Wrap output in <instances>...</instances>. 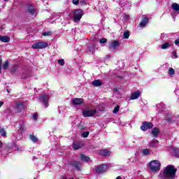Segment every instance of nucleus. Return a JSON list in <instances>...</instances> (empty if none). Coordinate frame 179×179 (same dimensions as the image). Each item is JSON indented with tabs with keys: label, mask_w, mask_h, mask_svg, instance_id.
I'll use <instances>...</instances> for the list:
<instances>
[{
	"label": "nucleus",
	"mask_w": 179,
	"mask_h": 179,
	"mask_svg": "<svg viewBox=\"0 0 179 179\" xmlns=\"http://www.w3.org/2000/svg\"><path fill=\"white\" fill-rule=\"evenodd\" d=\"M176 173L177 168H175L174 165H168L164 169L163 176L164 178L174 179Z\"/></svg>",
	"instance_id": "obj_1"
},
{
	"label": "nucleus",
	"mask_w": 179,
	"mask_h": 179,
	"mask_svg": "<svg viewBox=\"0 0 179 179\" xmlns=\"http://www.w3.org/2000/svg\"><path fill=\"white\" fill-rule=\"evenodd\" d=\"M148 167L153 173H157V171H160L162 164H160V161L152 160L148 164Z\"/></svg>",
	"instance_id": "obj_2"
},
{
	"label": "nucleus",
	"mask_w": 179,
	"mask_h": 179,
	"mask_svg": "<svg viewBox=\"0 0 179 179\" xmlns=\"http://www.w3.org/2000/svg\"><path fill=\"white\" fill-rule=\"evenodd\" d=\"M48 47V43L47 42H38L32 45V48L35 50H44Z\"/></svg>",
	"instance_id": "obj_3"
},
{
	"label": "nucleus",
	"mask_w": 179,
	"mask_h": 179,
	"mask_svg": "<svg viewBox=\"0 0 179 179\" xmlns=\"http://www.w3.org/2000/svg\"><path fill=\"white\" fill-rule=\"evenodd\" d=\"M39 100L41 103H43L45 108H47L50 104L48 103L50 101V96L48 94H44L39 96Z\"/></svg>",
	"instance_id": "obj_4"
},
{
	"label": "nucleus",
	"mask_w": 179,
	"mask_h": 179,
	"mask_svg": "<svg viewBox=\"0 0 179 179\" xmlns=\"http://www.w3.org/2000/svg\"><path fill=\"white\" fill-rule=\"evenodd\" d=\"M83 16V10L76 9L74 11L73 22L76 23V22L80 21V19H82Z\"/></svg>",
	"instance_id": "obj_5"
},
{
	"label": "nucleus",
	"mask_w": 179,
	"mask_h": 179,
	"mask_svg": "<svg viewBox=\"0 0 179 179\" xmlns=\"http://www.w3.org/2000/svg\"><path fill=\"white\" fill-rule=\"evenodd\" d=\"M141 131H143L144 132H146L148 129H152L153 128V123L151 122H143L142 125L141 126Z\"/></svg>",
	"instance_id": "obj_6"
},
{
	"label": "nucleus",
	"mask_w": 179,
	"mask_h": 179,
	"mask_svg": "<svg viewBox=\"0 0 179 179\" xmlns=\"http://www.w3.org/2000/svg\"><path fill=\"white\" fill-rule=\"evenodd\" d=\"M96 110L85 109L83 110V117H84V118H87V117H93V115L96 114Z\"/></svg>",
	"instance_id": "obj_7"
},
{
	"label": "nucleus",
	"mask_w": 179,
	"mask_h": 179,
	"mask_svg": "<svg viewBox=\"0 0 179 179\" xmlns=\"http://www.w3.org/2000/svg\"><path fill=\"white\" fill-rule=\"evenodd\" d=\"M107 170H108V166L107 164H101L95 169V171L97 174H103L106 173Z\"/></svg>",
	"instance_id": "obj_8"
},
{
	"label": "nucleus",
	"mask_w": 179,
	"mask_h": 179,
	"mask_svg": "<svg viewBox=\"0 0 179 179\" xmlns=\"http://www.w3.org/2000/svg\"><path fill=\"white\" fill-rule=\"evenodd\" d=\"M69 166L71 167H74L77 171H80V167H82V164L79 161L73 160L69 162Z\"/></svg>",
	"instance_id": "obj_9"
},
{
	"label": "nucleus",
	"mask_w": 179,
	"mask_h": 179,
	"mask_svg": "<svg viewBox=\"0 0 179 179\" xmlns=\"http://www.w3.org/2000/svg\"><path fill=\"white\" fill-rule=\"evenodd\" d=\"M83 146H85V144L83 141H75L74 143H73V149H74L75 150H79V149H82Z\"/></svg>",
	"instance_id": "obj_10"
},
{
	"label": "nucleus",
	"mask_w": 179,
	"mask_h": 179,
	"mask_svg": "<svg viewBox=\"0 0 179 179\" xmlns=\"http://www.w3.org/2000/svg\"><path fill=\"white\" fill-rule=\"evenodd\" d=\"M84 100L82 98H74L72 100V104L74 106H80V104H83Z\"/></svg>",
	"instance_id": "obj_11"
},
{
	"label": "nucleus",
	"mask_w": 179,
	"mask_h": 179,
	"mask_svg": "<svg viewBox=\"0 0 179 179\" xmlns=\"http://www.w3.org/2000/svg\"><path fill=\"white\" fill-rule=\"evenodd\" d=\"M99 154L101 156H104V157H107L110 156V155H111V151L108 150H106V149L99 150Z\"/></svg>",
	"instance_id": "obj_12"
},
{
	"label": "nucleus",
	"mask_w": 179,
	"mask_h": 179,
	"mask_svg": "<svg viewBox=\"0 0 179 179\" xmlns=\"http://www.w3.org/2000/svg\"><path fill=\"white\" fill-rule=\"evenodd\" d=\"M151 134L154 138H158L159 134H160V129L159 127H154L151 131Z\"/></svg>",
	"instance_id": "obj_13"
},
{
	"label": "nucleus",
	"mask_w": 179,
	"mask_h": 179,
	"mask_svg": "<svg viewBox=\"0 0 179 179\" xmlns=\"http://www.w3.org/2000/svg\"><path fill=\"white\" fill-rule=\"evenodd\" d=\"M149 23V18L145 17L142 19L141 22L139 23V27H141V29H143Z\"/></svg>",
	"instance_id": "obj_14"
},
{
	"label": "nucleus",
	"mask_w": 179,
	"mask_h": 179,
	"mask_svg": "<svg viewBox=\"0 0 179 179\" xmlns=\"http://www.w3.org/2000/svg\"><path fill=\"white\" fill-rule=\"evenodd\" d=\"M17 113H22V110L24 109V104L23 102H18L16 104Z\"/></svg>",
	"instance_id": "obj_15"
},
{
	"label": "nucleus",
	"mask_w": 179,
	"mask_h": 179,
	"mask_svg": "<svg viewBox=\"0 0 179 179\" xmlns=\"http://www.w3.org/2000/svg\"><path fill=\"white\" fill-rule=\"evenodd\" d=\"M139 96H141V91L134 92L131 94L130 100H136V99H139Z\"/></svg>",
	"instance_id": "obj_16"
},
{
	"label": "nucleus",
	"mask_w": 179,
	"mask_h": 179,
	"mask_svg": "<svg viewBox=\"0 0 179 179\" xmlns=\"http://www.w3.org/2000/svg\"><path fill=\"white\" fill-rule=\"evenodd\" d=\"M166 121H167V122H169V124H174V119L173 115L171 113H167L166 115Z\"/></svg>",
	"instance_id": "obj_17"
},
{
	"label": "nucleus",
	"mask_w": 179,
	"mask_h": 179,
	"mask_svg": "<svg viewBox=\"0 0 179 179\" xmlns=\"http://www.w3.org/2000/svg\"><path fill=\"white\" fill-rule=\"evenodd\" d=\"M172 46H173L172 43L166 42L161 45V48L162 50H167V48H170V47H172Z\"/></svg>",
	"instance_id": "obj_18"
},
{
	"label": "nucleus",
	"mask_w": 179,
	"mask_h": 179,
	"mask_svg": "<svg viewBox=\"0 0 179 179\" xmlns=\"http://www.w3.org/2000/svg\"><path fill=\"white\" fill-rule=\"evenodd\" d=\"M0 41H2V43H9L10 38L6 36H0Z\"/></svg>",
	"instance_id": "obj_19"
},
{
	"label": "nucleus",
	"mask_w": 179,
	"mask_h": 179,
	"mask_svg": "<svg viewBox=\"0 0 179 179\" xmlns=\"http://www.w3.org/2000/svg\"><path fill=\"white\" fill-rule=\"evenodd\" d=\"M110 45L111 48H113V50H115L117 47H120V42L118 41H113L110 43Z\"/></svg>",
	"instance_id": "obj_20"
},
{
	"label": "nucleus",
	"mask_w": 179,
	"mask_h": 179,
	"mask_svg": "<svg viewBox=\"0 0 179 179\" xmlns=\"http://www.w3.org/2000/svg\"><path fill=\"white\" fill-rule=\"evenodd\" d=\"M80 159L81 162H87L90 160V157L86 156L85 154L80 155Z\"/></svg>",
	"instance_id": "obj_21"
},
{
	"label": "nucleus",
	"mask_w": 179,
	"mask_h": 179,
	"mask_svg": "<svg viewBox=\"0 0 179 179\" xmlns=\"http://www.w3.org/2000/svg\"><path fill=\"white\" fill-rule=\"evenodd\" d=\"M157 143H159V141H157V139H153L149 143V146L150 148H157Z\"/></svg>",
	"instance_id": "obj_22"
},
{
	"label": "nucleus",
	"mask_w": 179,
	"mask_h": 179,
	"mask_svg": "<svg viewBox=\"0 0 179 179\" xmlns=\"http://www.w3.org/2000/svg\"><path fill=\"white\" fill-rule=\"evenodd\" d=\"M101 85H103V83L100 80H95L92 82V86L95 87H99V86H101Z\"/></svg>",
	"instance_id": "obj_23"
},
{
	"label": "nucleus",
	"mask_w": 179,
	"mask_h": 179,
	"mask_svg": "<svg viewBox=\"0 0 179 179\" xmlns=\"http://www.w3.org/2000/svg\"><path fill=\"white\" fill-rule=\"evenodd\" d=\"M28 12H29L31 15H34L36 13V10H34V7H33V5H28Z\"/></svg>",
	"instance_id": "obj_24"
},
{
	"label": "nucleus",
	"mask_w": 179,
	"mask_h": 179,
	"mask_svg": "<svg viewBox=\"0 0 179 179\" xmlns=\"http://www.w3.org/2000/svg\"><path fill=\"white\" fill-rule=\"evenodd\" d=\"M173 156H175V157H179V148H173Z\"/></svg>",
	"instance_id": "obj_25"
},
{
	"label": "nucleus",
	"mask_w": 179,
	"mask_h": 179,
	"mask_svg": "<svg viewBox=\"0 0 179 179\" xmlns=\"http://www.w3.org/2000/svg\"><path fill=\"white\" fill-rule=\"evenodd\" d=\"M18 69H19V66L18 65L13 66V67L11 68V73H17Z\"/></svg>",
	"instance_id": "obj_26"
},
{
	"label": "nucleus",
	"mask_w": 179,
	"mask_h": 179,
	"mask_svg": "<svg viewBox=\"0 0 179 179\" xmlns=\"http://www.w3.org/2000/svg\"><path fill=\"white\" fill-rule=\"evenodd\" d=\"M123 36H124V38L128 39V38H129V36H131V34L129 33V31L126 30V31L123 33Z\"/></svg>",
	"instance_id": "obj_27"
},
{
	"label": "nucleus",
	"mask_w": 179,
	"mask_h": 179,
	"mask_svg": "<svg viewBox=\"0 0 179 179\" xmlns=\"http://www.w3.org/2000/svg\"><path fill=\"white\" fill-rule=\"evenodd\" d=\"M9 68V61H6L4 64H3V69L6 71Z\"/></svg>",
	"instance_id": "obj_28"
},
{
	"label": "nucleus",
	"mask_w": 179,
	"mask_h": 179,
	"mask_svg": "<svg viewBox=\"0 0 179 179\" xmlns=\"http://www.w3.org/2000/svg\"><path fill=\"white\" fill-rule=\"evenodd\" d=\"M29 138L31 141H32V142H34V143H36V142H37V141H38V138H37V137H36V136L32 135V134L29 135Z\"/></svg>",
	"instance_id": "obj_29"
},
{
	"label": "nucleus",
	"mask_w": 179,
	"mask_h": 179,
	"mask_svg": "<svg viewBox=\"0 0 179 179\" xmlns=\"http://www.w3.org/2000/svg\"><path fill=\"white\" fill-rule=\"evenodd\" d=\"M172 8L174 10L179 11V4L174 3L172 4Z\"/></svg>",
	"instance_id": "obj_30"
},
{
	"label": "nucleus",
	"mask_w": 179,
	"mask_h": 179,
	"mask_svg": "<svg viewBox=\"0 0 179 179\" xmlns=\"http://www.w3.org/2000/svg\"><path fill=\"white\" fill-rule=\"evenodd\" d=\"M0 134L1 136H6V131H5V129L3 128L0 129Z\"/></svg>",
	"instance_id": "obj_31"
},
{
	"label": "nucleus",
	"mask_w": 179,
	"mask_h": 179,
	"mask_svg": "<svg viewBox=\"0 0 179 179\" xmlns=\"http://www.w3.org/2000/svg\"><path fill=\"white\" fill-rule=\"evenodd\" d=\"M143 154L145 156H148V155H150V151L149 150V149H144L143 150Z\"/></svg>",
	"instance_id": "obj_32"
},
{
	"label": "nucleus",
	"mask_w": 179,
	"mask_h": 179,
	"mask_svg": "<svg viewBox=\"0 0 179 179\" xmlns=\"http://www.w3.org/2000/svg\"><path fill=\"white\" fill-rule=\"evenodd\" d=\"M94 48H96L95 45H92L91 46L88 47V50H89L90 52H93V51H94Z\"/></svg>",
	"instance_id": "obj_33"
},
{
	"label": "nucleus",
	"mask_w": 179,
	"mask_h": 179,
	"mask_svg": "<svg viewBox=\"0 0 179 179\" xmlns=\"http://www.w3.org/2000/svg\"><path fill=\"white\" fill-rule=\"evenodd\" d=\"M118 111H120V106L117 105V106L114 108L113 113L114 114H117V113H118Z\"/></svg>",
	"instance_id": "obj_34"
},
{
	"label": "nucleus",
	"mask_w": 179,
	"mask_h": 179,
	"mask_svg": "<svg viewBox=\"0 0 179 179\" xmlns=\"http://www.w3.org/2000/svg\"><path fill=\"white\" fill-rule=\"evenodd\" d=\"M58 64H59V65H61L62 66H64V65H65V60H64V59H58L57 60Z\"/></svg>",
	"instance_id": "obj_35"
},
{
	"label": "nucleus",
	"mask_w": 179,
	"mask_h": 179,
	"mask_svg": "<svg viewBox=\"0 0 179 179\" xmlns=\"http://www.w3.org/2000/svg\"><path fill=\"white\" fill-rule=\"evenodd\" d=\"M52 34V31H48V32H43V36H44V37H47V36H51Z\"/></svg>",
	"instance_id": "obj_36"
},
{
	"label": "nucleus",
	"mask_w": 179,
	"mask_h": 179,
	"mask_svg": "<svg viewBox=\"0 0 179 179\" xmlns=\"http://www.w3.org/2000/svg\"><path fill=\"white\" fill-rule=\"evenodd\" d=\"M176 73V71H174V69L173 68H169V75L171 76L173 75H174V73Z\"/></svg>",
	"instance_id": "obj_37"
},
{
	"label": "nucleus",
	"mask_w": 179,
	"mask_h": 179,
	"mask_svg": "<svg viewBox=\"0 0 179 179\" xmlns=\"http://www.w3.org/2000/svg\"><path fill=\"white\" fill-rule=\"evenodd\" d=\"M89 134H90V132L89 131H85L82 134V136L83 138H87V136H89Z\"/></svg>",
	"instance_id": "obj_38"
},
{
	"label": "nucleus",
	"mask_w": 179,
	"mask_h": 179,
	"mask_svg": "<svg viewBox=\"0 0 179 179\" xmlns=\"http://www.w3.org/2000/svg\"><path fill=\"white\" fill-rule=\"evenodd\" d=\"M106 42H107V38H101L99 41L100 44H105V43H106Z\"/></svg>",
	"instance_id": "obj_39"
},
{
	"label": "nucleus",
	"mask_w": 179,
	"mask_h": 179,
	"mask_svg": "<svg viewBox=\"0 0 179 179\" xmlns=\"http://www.w3.org/2000/svg\"><path fill=\"white\" fill-rule=\"evenodd\" d=\"M38 118V115L37 113H35V114L33 115L34 121H37Z\"/></svg>",
	"instance_id": "obj_40"
},
{
	"label": "nucleus",
	"mask_w": 179,
	"mask_h": 179,
	"mask_svg": "<svg viewBox=\"0 0 179 179\" xmlns=\"http://www.w3.org/2000/svg\"><path fill=\"white\" fill-rule=\"evenodd\" d=\"M172 55H173V57H174L175 59L178 58V55H177V51H173V52H172Z\"/></svg>",
	"instance_id": "obj_41"
},
{
	"label": "nucleus",
	"mask_w": 179,
	"mask_h": 179,
	"mask_svg": "<svg viewBox=\"0 0 179 179\" xmlns=\"http://www.w3.org/2000/svg\"><path fill=\"white\" fill-rule=\"evenodd\" d=\"M79 129H80L81 131H85V129H86V126L80 125Z\"/></svg>",
	"instance_id": "obj_42"
},
{
	"label": "nucleus",
	"mask_w": 179,
	"mask_h": 179,
	"mask_svg": "<svg viewBox=\"0 0 179 179\" xmlns=\"http://www.w3.org/2000/svg\"><path fill=\"white\" fill-rule=\"evenodd\" d=\"M73 5H79V0H73Z\"/></svg>",
	"instance_id": "obj_43"
},
{
	"label": "nucleus",
	"mask_w": 179,
	"mask_h": 179,
	"mask_svg": "<svg viewBox=\"0 0 179 179\" xmlns=\"http://www.w3.org/2000/svg\"><path fill=\"white\" fill-rule=\"evenodd\" d=\"M2 67V56L0 55V73H1V68Z\"/></svg>",
	"instance_id": "obj_44"
},
{
	"label": "nucleus",
	"mask_w": 179,
	"mask_h": 179,
	"mask_svg": "<svg viewBox=\"0 0 179 179\" xmlns=\"http://www.w3.org/2000/svg\"><path fill=\"white\" fill-rule=\"evenodd\" d=\"M174 44L179 47V38L174 41Z\"/></svg>",
	"instance_id": "obj_45"
},
{
	"label": "nucleus",
	"mask_w": 179,
	"mask_h": 179,
	"mask_svg": "<svg viewBox=\"0 0 179 179\" xmlns=\"http://www.w3.org/2000/svg\"><path fill=\"white\" fill-rule=\"evenodd\" d=\"M80 5H86V1H85V0L80 1Z\"/></svg>",
	"instance_id": "obj_46"
},
{
	"label": "nucleus",
	"mask_w": 179,
	"mask_h": 179,
	"mask_svg": "<svg viewBox=\"0 0 179 179\" xmlns=\"http://www.w3.org/2000/svg\"><path fill=\"white\" fill-rule=\"evenodd\" d=\"M22 79H27V78H29V76H24V75L22 76Z\"/></svg>",
	"instance_id": "obj_47"
},
{
	"label": "nucleus",
	"mask_w": 179,
	"mask_h": 179,
	"mask_svg": "<svg viewBox=\"0 0 179 179\" xmlns=\"http://www.w3.org/2000/svg\"><path fill=\"white\" fill-rule=\"evenodd\" d=\"M2 106H3V101H0V108Z\"/></svg>",
	"instance_id": "obj_48"
},
{
	"label": "nucleus",
	"mask_w": 179,
	"mask_h": 179,
	"mask_svg": "<svg viewBox=\"0 0 179 179\" xmlns=\"http://www.w3.org/2000/svg\"><path fill=\"white\" fill-rule=\"evenodd\" d=\"M20 131H24V128L23 127H20Z\"/></svg>",
	"instance_id": "obj_49"
},
{
	"label": "nucleus",
	"mask_w": 179,
	"mask_h": 179,
	"mask_svg": "<svg viewBox=\"0 0 179 179\" xmlns=\"http://www.w3.org/2000/svg\"><path fill=\"white\" fill-rule=\"evenodd\" d=\"M116 179H122V178L121 176H117Z\"/></svg>",
	"instance_id": "obj_50"
},
{
	"label": "nucleus",
	"mask_w": 179,
	"mask_h": 179,
	"mask_svg": "<svg viewBox=\"0 0 179 179\" xmlns=\"http://www.w3.org/2000/svg\"><path fill=\"white\" fill-rule=\"evenodd\" d=\"M2 146V142L0 141V148Z\"/></svg>",
	"instance_id": "obj_51"
},
{
	"label": "nucleus",
	"mask_w": 179,
	"mask_h": 179,
	"mask_svg": "<svg viewBox=\"0 0 179 179\" xmlns=\"http://www.w3.org/2000/svg\"><path fill=\"white\" fill-rule=\"evenodd\" d=\"M8 93H10V91L9 90H7Z\"/></svg>",
	"instance_id": "obj_52"
},
{
	"label": "nucleus",
	"mask_w": 179,
	"mask_h": 179,
	"mask_svg": "<svg viewBox=\"0 0 179 179\" xmlns=\"http://www.w3.org/2000/svg\"><path fill=\"white\" fill-rule=\"evenodd\" d=\"M7 110L9 111V113H10V109H9V108H7Z\"/></svg>",
	"instance_id": "obj_53"
},
{
	"label": "nucleus",
	"mask_w": 179,
	"mask_h": 179,
	"mask_svg": "<svg viewBox=\"0 0 179 179\" xmlns=\"http://www.w3.org/2000/svg\"><path fill=\"white\" fill-rule=\"evenodd\" d=\"M114 90H115V92H117V89H115V88H114Z\"/></svg>",
	"instance_id": "obj_54"
},
{
	"label": "nucleus",
	"mask_w": 179,
	"mask_h": 179,
	"mask_svg": "<svg viewBox=\"0 0 179 179\" xmlns=\"http://www.w3.org/2000/svg\"><path fill=\"white\" fill-rule=\"evenodd\" d=\"M4 1H9V0H4Z\"/></svg>",
	"instance_id": "obj_55"
}]
</instances>
